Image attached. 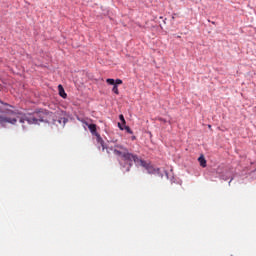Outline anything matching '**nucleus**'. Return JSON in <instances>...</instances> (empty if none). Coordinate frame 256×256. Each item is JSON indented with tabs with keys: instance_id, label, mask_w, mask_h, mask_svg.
Returning a JSON list of instances; mask_svg holds the SVG:
<instances>
[{
	"instance_id": "obj_1",
	"label": "nucleus",
	"mask_w": 256,
	"mask_h": 256,
	"mask_svg": "<svg viewBox=\"0 0 256 256\" xmlns=\"http://www.w3.org/2000/svg\"><path fill=\"white\" fill-rule=\"evenodd\" d=\"M10 115L16 118V123L19 121V123L22 124L23 129L27 128V125H38L42 122L51 123L55 119V114L47 110L27 114L12 111Z\"/></svg>"
},
{
	"instance_id": "obj_2",
	"label": "nucleus",
	"mask_w": 256,
	"mask_h": 256,
	"mask_svg": "<svg viewBox=\"0 0 256 256\" xmlns=\"http://www.w3.org/2000/svg\"><path fill=\"white\" fill-rule=\"evenodd\" d=\"M114 154L129 164V167L133 166V162L142 166L143 168H148L151 164L140 159L136 154L129 152V149L121 144H117L114 147Z\"/></svg>"
},
{
	"instance_id": "obj_3",
	"label": "nucleus",
	"mask_w": 256,
	"mask_h": 256,
	"mask_svg": "<svg viewBox=\"0 0 256 256\" xmlns=\"http://www.w3.org/2000/svg\"><path fill=\"white\" fill-rule=\"evenodd\" d=\"M85 125L88 126L89 131L97 137V142L102 147V151L105 152V149L108 150V148L105 145V142H104L103 138L101 137V135H99L97 133L96 124H89L88 122H85Z\"/></svg>"
},
{
	"instance_id": "obj_4",
	"label": "nucleus",
	"mask_w": 256,
	"mask_h": 256,
	"mask_svg": "<svg viewBox=\"0 0 256 256\" xmlns=\"http://www.w3.org/2000/svg\"><path fill=\"white\" fill-rule=\"evenodd\" d=\"M10 112L13 111H8V116H0V125L5 126L7 123L15 125L16 124V118L10 115Z\"/></svg>"
},
{
	"instance_id": "obj_5",
	"label": "nucleus",
	"mask_w": 256,
	"mask_h": 256,
	"mask_svg": "<svg viewBox=\"0 0 256 256\" xmlns=\"http://www.w3.org/2000/svg\"><path fill=\"white\" fill-rule=\"evenodd\" d=\"M68 122L67 118H58V120H56V118H54L53 120V124L56 126H60L62 128L65 127V124Z\"/></svg>"
},
{
	"instance_id": "obj_6",
	"label": "nucleus",
	"mask_w": 256,
	"mask_h": 256,
	"mask_svg": "<svg viewBox=\"0 0 256 256\" xmlns=\"http://www.w3.org/2000/svg\"><path fill=\"white\" fill-rule=\"evenodd\" d=\"M106 83L108 84V85H122V80L121 79H116V81L113 79V78H108V79H106Z\"/></svg>"
},
{
	"instance_id": "obj_7",
	"label": "nucleus",
	"mask_w": 256,
	"mask_h": 256,
	"mask_svg": "<svg viewBox=\"0 0 256 256\" xmlns=\"http://www.w3.org/2000/svg\"><path fill=\"white\" fill-rule=\"evenodd\" d=\"M146 170H147L148 174H155L160 171L159 168H154V166H151V164L149 167L146 168Z\"/></svg>"
},
{
	"instance_id": "obj_8",
	"label": "nucleus",
	"mask_w": 256,
	"mask_h": 256,
	"mask_svg": "<svg viewBox=\"0 0 256 256\" xmlns=\"http://www.w3.org/2000/svg\"><path fill=\"white\" fill-rule=\"evenodd\" d=\"M59 96L66 99L67 94L65 93V90L62 85L58 86Z\"/></svg>"
},
{
	"instance_id": "obj_9",
	"label": "nucleus",
	"mask_w": 256,
	"mask_h": 256,
	"mask_svg": "<svg viewBox=\"0 0 256 256\" xmlns=\"http://www.w3.org/2000/svg\"><path fill=\"white\" fill-rule=\"evenodd\" d=\"M198 161L200 163V166H202L203 168L207 167V161L204 156H200L198 158Z\"/></svg>"
},
{
	"instance_id": "obj_10",
	"label": "nucleus",
	"mask_w": 256,
	"mask_h": 256,
	"mask_svg": "<svg viewBox=\"0 0 256 256\" xmlns=\"http://www.w3.org/2000/svg\"><path fill=\"white\" fill-rule=\"evenodd\" d=\"M118 126H119V128H120L121 131L125 130V131H127V133H129V134H133V131L131 130V128H130L129 126H125V127L123 128L120 123H118Z\"/></svg>"
},
{
	"instance_id": "obj_11",
	"label": "nucleus",
	"mask_w": 256,
	"mask_h": 256,
	"mask_svg": "<svg viewBox=\"0 0 256 256\" xmlns=\"http://www.w3.org/2000/svg\"><path fill=\"white\" fill-rule=\"evenodd\" d=\"M112 92H114L116 95H119V90L117 85H114V87H112Z\"/></svg>"
},
{
	"instance_id": "obj_12",
	"label": "nucleus",
	"mask_w": 256,
	"mask_h": 256,
	"mask_svg": "<svg viewBox=\"0 0 256 256\" xmlns=\"http://www.w3.org/2000/svg\"><path fill=\"white\" fill-rule=\"evenodd\" d=\"M119 119H120L122 125H125V124H126V121H125V118H124L123 115H120V116H119Z\"/></svg>"
},
{
	"instance_id": "obj_13",
	"label": "nucleus",
	"mask_w": 256,
	"mask_h": 256,
	"mask_svg": "<svg viewBox=\"0 0 256 256\" xmlns=\"http://www.w3.org/2000/svg\"><path fill=\"white\" fill-rule=\"evenodd\" d=\"M158 121L161 123H166L167 121L164 118H158Z\"/></svg>"
},
{
	"instance_id": "obj_14",
	"label": "nucleus",
	"mask_w": 256,
	"mask_h": 256,
	"mask_svg": "<svg viewBox=\"0 0 256 256\" xmlns=\"http://www.w3.org/2000/svg\"><path fill=\"white\" fill-rule=\"evenodd\" d=\"M233 181V178H231V180L229 181V186H231V182Z\"/></svg>"
},
{
	"instance_id": "obj_15",
	"label": "nucleus",
	"mask_w": 256,
	"mask_h": 256,
	"mask_svg": "<svg viewBox=\"0 0 256 256\" xmlns=\"http://www.w3.org/2000/svg\"><path fill=\"white\" fill-rule=\"evenodd\" d=\"M132 140H136V137H135V136H133V137H132Z\"/></svg>"
},
{
	"instance_id": "obj_16",
	"label": "nucleus",
	"mask_w": 256,
	"mask_h": 256,
	"mask_svg": "<svg viewBox=\"0 0 256 256\" xmlns=\"http://www.w3.org/2000/svg\"><path fill=\"white\" fill-rule=\"evenodd\" d=\"M127 172H130V168H127Z\"/></svg>"
}]
</instances>
